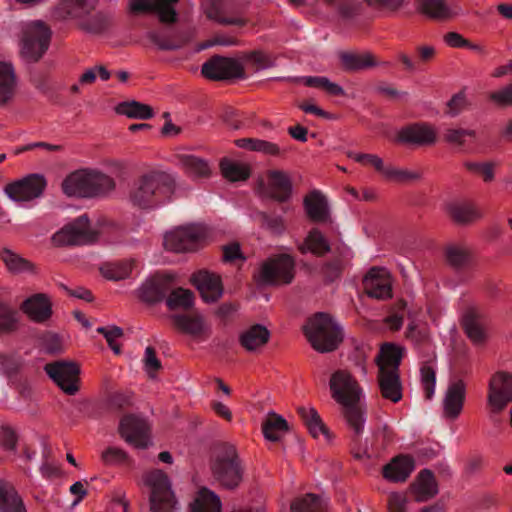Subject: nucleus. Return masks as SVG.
<instances>
[{"label":"nucleus","mask_w":512,"mask_h":512,"mask_svg":"<svg viewBox=\"0 0 512 512\" xmlns=\"http://www.w3.org/2000/svg\"><path fill=\"white\" fill-rule=\"evenodd\" d=\"M395 433L386 423L376 427L370 438L364 443L360 440L359 445L351 447V453L357 460L370 459L385 450L394 441Z\"/></svg>","instance_id":"13"},{"label":"nucleus","mask_w":512,"mask_h":512,"mask_svg":"<svg viewBox=\"0 0 512 512\" xmlns=\"http://www.w3.org/2000/svg\"><path fill=\"white\" fill-rule=\"evenodd\" d=\"M0 259L5 264L6 269L12 274L35 273L34 264L11 249H1Z\"/></svg>","instance_id":"43"},{"label":"nucleus","mask_w":512,"mask_h":512,"mask_svg":"<svg viewBox=\"0 0 512 512\" xmlns=\"http://www.w3.org/2000/svg\"><path fill=\"white\" fill-rule=\"evenodd\" d=\"M150 427L144 418L136 415L124 416L119 424L121 437L130 445L145 449L150 444Z\"/></svg>","instance_id":"16"},{"label":"nucleus","mask_w":512,"mask_h":512,"mask_svg":"<svg viewBox=\"0 0 512 512\" xmlns=\"http://www.w3.org/2000/svg\"><path fill=\"white\" fill-rule=\"evenodd\" d=\"M0 512H27L14 486L4 480H0Z\"/></svg>","instance_id":"38"},{"label":"nucleus","mask_w":512,"mask_h":512,"mask_svg":"<svg viewBox=\"0 0 512 512\" xmlns=\"http://www.w3.org/2000/svg\"><path fill=\"white\" fill-rule=\"evenodd\" d=\"M235 145L241 149L263 153L268 156H279L281 153L278 144L258 138H240L235 140Z\"/></svg>","instance_id":"47"},{"label":"nucleus","mask_w":512,"mask_h":512,"mask_svg":"<svg viewBox=\"0 0 512 512\" xmlns=\"http://www.w3.org/2000/svg\"><path fill=\"white\" fill-rule=\"evenodd\" d=\"M133 260H122L106 263L101 266L100 271L104 278L108 280H123L131 274Z\"/></svg>","instance_id":"53"},{"label":"nucleus","mask_w":512,"mask_h":512,"mask_svg":"<svg viewBox=\"0 0 512 512\" xmlns=\"http://www.w3.org/2000/svg\"><path fill=\"white\" fill-rule=\"evenodd\" d=\"M512 401V373L505 370L494 372L488 382L487 402L493 413L502 412Z\"/></svg>","instance_id":"9"},{"label":"nucleus","mask_w":512,"mask_h":512,"mask_svg":"<svg viewBox=\"0 0 512 512\" xmlns=\"http://www.w3.org/2000/svg\"><path fill=\"white\" fill-rule=\"evenodd\" d=\"M142 483L149 489L150 512H175L178 501L168 475L160 469L142 475Z\"/></svg>","instance_id":"4"},{"label":"nucleus","mask_w":512,"mask_h":512,"mask_svg":"<svg viewBox=\"0 0 512 512\" xmlns=\"http://www.w3.org/2000/svg\"><path fill=\"white\" fill-rule=\"evenodd\" d=\"M467 138L475 139L476 131L464 128H449L446 129L443 133V140L446 143L459 147L466 144Z\"/></svg>","instance_id":"59"},{"label":"nucleus","mask_w":512,"mask_h":512,"mask_svg":"<svg viewBox=\"0 0 512 512\" xmlns=\"http://www.w3.org/2000/svg\"><path fill=\"white\" fill-rule=\"evenodd\" d=\"M261 197L275 200L279 203L287 202L293 192V184L288 172L283 170H269L267 181L261 180L258 186Z\"/></svg>","instance_id":"12"},{"label":"nucleus","mask_w":512,"mask_h":512,"mask_svg":"<svg viewBox=\"0 0 512 512\" xmlns=\"http://www.w3.org/2000/svg\"><path fill=\"white\" fill-rule=\"evenodd\" d=\"M466 396V385L459 379L449 384L443 398V416L455 420L462 412Z\"/></svg>","instance_id":"24"},{"label":"nucleus","mask_w":512,"mask_h":512,"mask_svg":"<svg viewBox=\"0 0 512 512\" xmlns=\"http://www.w3.org/2000/svg\"><path fill=\"white\" fill-rule=\"evenodd\" d=\"M52 32L40 20L28 23L23 29L20 54L27 63L38 62L49 48Z\"/></svg>","instance_id":"5"},{"label":"nucleus","mask_w":512,"mask_h":512,"mask_svg":"<svg viewBox=\"0 0 512 512\" xmlns=\"http://www.w3.org/2000/svg\"><path fill=\"white\" fill-rule=\"evenodd\" d=\"M147 38L163 51L178 50L187 43V38L177 32L149 31Z\"/></svg>","instance_id":"39"},{"label":"nucleus","mask_w":512,"mask_h":512,"mask_svg":"<svg viewBox=\"0 0 512 512\" xmlns=\"http://www.w3.org/2000/svg\"><path fill=\"white\" fill-rule=\"evenodd\" d=\"M255 219L262 228L273 234L280 235L285 231V223L281 216L259 211L255 214Z\"/></svg>","instance_id":"56"},{"label":"nucleus","mask_w":512,"mask_h":512,"mask_svg":"<svg viewBox=\"0 0 512 512\" xmlns=\"http://www.w3.org/2000/svg\"><path fill=\"white\" fill-rule=\"evenodd\" d=\"M403 349L392 343L382 345L376 358L378 372H400Z\"/></svg>","instance_id":"32"},{"label":"nucleus","mask_w":512,"mask_h":512,"mask_svg":"<svg viewBox=\"0 0 512 512\" xmlns=\"http://www.w3.org/2000/svg\"><path fill=\"white\" fill-rule=\"evenodd\" d=\"M363 287L371 298L386 300L392 297L391 279L384 268L372 267L363 279Z\"/></svg>","instance_id":"18"},{"label":"nucleus","mask_w":512,"mask_h":512,"mask_svg":"<svg viewBox=\"0 0 512 512\" xmlns=\"http://www.w3.org/2000/svg\"><path fill=\"white\" fill-rule=\"evenodd\" d=\"M288 430V422L274 412H270L262 424L264 437L272 442L279 441Z\"/></svg>","instance_id":"46"},{"label":"nucleus","mask_w":512,"mask_h":512,"mask_svg":"<svg viewBox=\"0 0 512 512\" xmlns=\"http://www.w3.org/2000/svg\"><path fill=\"white\" fill-rule=\"evenodd\" d=\"M291 512H326L327 500L322 496L308 493L292 501Z\"/></svg>","instance_id":"45"},{"label":"nucleus","mask_w":512,"mask_h":512,"mask_svg":"<svg viewBox=\"0 0 512 512\" xmlns=\"http://www.w3.org/2000/svg\"><path fill=\"white\" fill-rule=\"evenodd\" d=\"M179 162L185 173L191 177L204 178L211 174L208 161L198 156L192 154L180 155Z\"/></svg>","instance_id":"44"},{"label":"nucleus","mask_w":512,"mask_h":512,"mask_svg":"<svg viewBox=\"0 0 512 512\" xmlns=\"http://www.w3.org/2000/svg\"><path fill=\"white\" fill-rule=\"evenodd\" d=\"M415 469V461L410 455H398L383 467V477L394 483L405 482Z\"/></svg>","instance_id":"26"},{"label":"nucleus","mask_w":512,"mask_h":512,"mask_svg":"<svg viewBox=\"0 0 512 512\" xmlns=\"http://www.w3.org/2000/svg\"><path fill=\"white\" fill-rule=\"evenodd\" d=\"M178 0H155L153 12H156L160 22L174 23L177 20V12L174 5Z\"/></svg>","instance_id":"61"},{"label":"nucleus","mask_w":512,"mask_h":512,"mask_svg":"<svg viewBox=\"0 0 512 512\" xmlns=\"http://www.w3.org/2000/svg\"><path fill=\"white\" fill-rule=\"evenodd\" d=\"M335 258L323 264L321 272L327 282H333L338 279L349 260L352 258V252L346 245H339L333 248Z\"/></svg>","instance_id":"30"},{"label":"nucleus","mask_w":512,"mask_h":512,"mask_svg":"<svg viewBox=\"0 0 512 512\" xmlns=\"http://www.w3.org/2000/svg\"><path fill=\"white\" fill-rule=\"evenodd\" d=\"M21 310L35 323H44L52 316V302L45 293H36L21 304Z\"/></svg>","instance_id":"23"},{"label":"nucleus","mask_w":512,"mask_h":512,"mask_svg":"<svg viewBox=\"0 0 512 512\" xmlns=\"http://www.w3.org/2000/svg\"><path fill=\"white\" fill-rule=\"evenodd\" d=\"M436 140V130L425 122L404 126L397 133V141L403 144L429 146L433 145Z\"/></svg>","instance_id":"19"},{"label":"nucleus","mask_w":512,"mask_h":512,"mask_svg":"<svg viewBox=\"0 0 512 512\" xmlns=\"http://www.w3.org/2000/svg\"><path fill=\"white\" fill-rule=\"evenodd\" d=\"M15 314V311L9 305L0 302V333H10L16 330Z\"/></svg>","instance_id":"62"},{"label":"nucleus","mask_w":512,"mask_h":512,"mask_svg":"<svg viewBox=\"0 0 512 512\" xmlns=\"http://www.w3.org/2000/svg\"><path fill=\"white\" fill-rule=\"evenodd\" d=\"M98 0H61L53 10V18L59 21L84 19L95 10Z\"/></svg>","instance_id":"21"},{"label":"nucleus","mask_w":512,"mask_h":512,"mask_svg":"<svg viewBox=\"0 0 512 512\" xmlns=\"http://www.w3.org/2000/svg\"><path fill=\"white\" fill-rule=\"evenodd\" d=\"M208 235V228L203 224L180 226L165 234L164 247L176 253L195 251Z\"/></svg>","instance_id":"8"},{"label":"nucleus","mask_w":512,"mask_h":512,"mask_svg":"<svg viewBox=\"0 0 512 512\" xmlns=\"http://www.w3.org/2000/svg\"><path fill=\"white\" fill-rule=\"evenodd\" d=\"M62 190L67 196L90 198V170H78L68 175L62 182Z\"/></svg>","instance_id":"29"},{"label":"nucleus","mask_w":512,"mask_h":512,"mask_svg":"<svg viewBox=\"0 0 512 512\" xmlns=\"http://www.w3.org/2000/svg\"><path fill=\"white\" fill-rule=\"evenodd\" d=\"M219 166L222 176L230 182L246 181L251 174L250 167L247 164L234 162L228 158H223Z\"/></svg>","instance_id":"49"},{"label":"nucleus","mask_w":512,"mask_h":512,"mask_svg":"<svg viewBox=\"0 0 512 512\" xmlns=\"http://www.w3.org/2000/svg\"><path fill=\"white\" fill-rule=\"evenodd\" d=\"M303 332L312 348L319 353L332 352L343 341L341 327L324 312H318L309 318Z\"/></svg>","instance_id":"2"},{"label":"nucleus","mask_w":512,"mask_h":512,"mask_svg":"<svg viewBox=\"0 0 512 512\" xmlns=\"http://www.w3.org/2000/svg\"><path fill=\"white\" fill-rule=\"evenodd\" d=\"M417 502H426L438 494V485L434 474L429 469L419 472L416 481L412 485Z\"/></svg>","instance_id":"34"},{"label":"nucleus","mask_w":512,"mask_h":512,"mask_svg":"<svg viewBox=\"0 0 512 512\" xmlns=\"http://www.w3.org/2000/svg\"><path fill=\"white\" fill-rule=\"evenodd\" d=\"M47 186L45 177L41 174H29L19 180L8 183L5 194L15 202H27L39 198Z\"/></svg>","instance_id":"11"},{"label":"nucleus","mask_w":512,"mask_h":512,"mask_svg":"<svg viewBox=\"0 0 512 512\" xmlns=\"http://www.w3.org/2000/svg\"><path fill=\"white\" fill-rule=\"evenodd\" d=\"M174 324L184 333L199 336L205 331L204 318L200 314L196 315H173Z\"/></svg>","instance_id":"50"},{"label":"nucleus","mask_w":512,"mask_h":512,"mask_svg":"<svg viewBox=\"0 0 512 512\" xmlns=\"http://www.w3.org/2000/svg\"><path fill=\"white\" fill-rule=\"evenodd\" d=\"M18 90V78L14 66L0 61V107L10 105Z\"/></svg>","instance_id":"27"},{"label":"nucleus","mask_w":512,"mask_h":512,"mask_svg":"<svg viewBox=\"0 0 512 512\" xmlns=\"http://www.w3.org/2000/svg\"><path fill=\"white\" fill-rule=\"evenodd\" d=\"M347 156L361 165L374 167L375 170L381 174L383 173V170L385 168L382 158H380L376 154L356 153L353 151H349L347 153Z\"/></svg>","instance_id":"63"},{"label":"nucleus","mask_w":512,"mask_h":512,"mask_svg":"<svg viewBox=\"0 0 512 512\" xmlns=\"http://www.w3.org/2000/svg\"><path fill=\"white\" fill-rule=\"evenodd\" d=\"M295 277V260L289 254H279L264 261L255 276L259 285H286Z\"/></svg>","instance_id":"6"},{"label":"nucleus","mask_w":512,"mask_h":512,"mask_svg":"<svg viewBox=\"0 0 512 512\" xmlns=\"http://www.w3.org/2000/svg\"><path fill=\"white\" fill-rule=\"evenodd\" d=\"M461 326L467 337L474 344H482L486 339V333L480 314L473 308L468 309L461 320Z\"/></svg>","instance_id":"36"},{"label":"nucleus","mask_w":512,"mask_h":512,"mask_svg":"<svg viewBox=\"0 0 512 512\" xmlns=\"http://www.w3.org/2000/svg\"><path fill=\"white\" fill-rule=\"evenodd\" d=\"M297 412L314 438H318L320 435L329 438V430L315 408L300 406L297 408Z\"/></svg>","instance_id":"42"},{"label":"nucleus","mask_w":512,"mask_h":512,"mask_svg":"<svg viewBox=\"0 0 512 512\" xmlns=\"http://www.w3.org/2000/svg\"><path fill=\"white\" fill-rule=\"evenodd\" d=\"M308 217L314 222H323L328 218V203L319 190L308 193L303 200Z\"/></svg>","instance_id":"35"},{"label":"nucleus","mask_w":512,"mask_h":512,"mask_svg":"<svg viewBox=\"0 0 512 512\" xmlns=\"http://www.w3.org/2000/svg\"><path fill=\"white\" fill-rule=\"evenodd\" d=\"M332 398L340 405L359 402L361 388L354 377L345 370L334 372L329 382Z\"/></svg>","instance_id":"15"},{"label":"nucleus","mask_w":512,"mask_h":512,"mask_svg":"<svg viewBox=\"0 0 512 512\" xmlns=\"http://www.w3.org/2000/svg\"><path fill=\"white\" fill-rule=\"evenodd\" d=\"M339 59L343 69L347 72H357L377 65L374 56L370 52L353 53L340 52Z\"/></svg>","instance_id":"40"},{"label":"nucleus","mask_w":512,"mask_h":512,"mask_svg":"<svg viewBox=\"0 0 512 512\" xmlns=\"http://www.w3.org/2000/svg\"><path fill=\"white\" fill-rule=\"evenodd\" d=\"M202 75L212 81L242 79L245 77L243 65L236 59L215 55L201 67Z\"/></svg>","instance_id":"10"},{"label":"nucleus","mask_w":512,"mask_h":512,"mask_svg":"<svg viewBox=\"0 0 512 512\" xmlns=\"http://www.w3.org/2000/svg\"><path fill=\"white\" fill-rule=\"evenodd\" d=\"M188 512H222L221 500L213 491L202 488L190 503Z\"/></svg>","instance_id":"41"},{"label":"nucleus","mask_w":512,"mask_h":512,"mask_svg":"<svg viewBox=\"0 0 512 512\" xmlns=\"http://www.w3.org/2000/svg\"><path fill=\"white\" fill-rule=\"evenodd\" d=\"M421 385L427 400H431L436 385V371L435 368L429 363L425 362L420 368Z\"/></svg>","instance_id":"60"},{"label":"nucleus","mask_w":512,"mask_h":512,"mask_svg":"<svg viewBox=\"0 0 512 512\" xmlns=\"http://www.w3.org/2000/svg\"><path fill=\"white\" fill-rule=\"evenodd\" d=\"M175 187V180L170 174L150 171L134 183L129 192V201L138 209H152L168 201Z\"/></svg>","instance_id":"1"},{"label":"nucleus","mask_w":512,"mask_h":512,"mask_svg":"<svg viewBox=\"0 0 512 512\" xmlns=\"http://www.w3.org/2000/svg\"><path fill=\"white\" fill-rule=\"evenodd\" d=\"M445 258L452 268L459 270L469 265L472 255L464 246L450 245L445 249Z\"/></svg>","instance_id":"54"},{"label":"nucleus","mask_w":512,"mask_h":512,"mask_svg":"<svg viewBox=\"0 0 512 512\" xmlns=\"http://www.w3.org/2000/svg\"><path fill=\"white\" fill-rule=\"evenodd\" d=\"M116 112L131 119L147 120L154 116L153 108L150 105L135 100L119 103Z\"/></svg>","instance_id":"48"},{"label":"nucleus","mask_w":512,"mask_h":512,"mask_svg":"<svg viewBox=\"0 0 512 512\" xmlns=\"http://www.w3.org/2000/svg\"><path fill=\"white\" fill-rule=\"evenodd\" d=\"M377 382L380 395L385 400L398 403L403 398L400 372H378Z\"/></svg>","instance_id":"28"},{"label":"nucleus","mask_w":512,"mask_h":512,"mask_svg":"<svg viewBox=\"0 0 512 512\" xmlns=\"http://www.w3.org/2000/svg\"><path fill=\"white\" fill-rule=\"evenodd\" d=\"M298 250L301 254L310 252L317 257H322L328 252L333 251L328 240L317 228L309 231L304 241L298 245Z\"/></svg>","instance_id":"37"},{"label":"nucleus","mask_w":512,"mask_h":512,"mask_svg":"<svg viewBox=\"0 0 512 512\" xmlns=\"http://www.w3.org/2000/svg\"><path fill=\"white\" fill-rule=\"evenodd\" d=\"M382 175L391 181L398 183H405L409 181L419 180L422 174L419 171H410L407 169H400L394 166H385Z\"/></svg>","instance_id":"58"},{"label":"nucleus","mask_w":512,"mask_h":512,"mask_svg":"<svg viewBox=\"0 0 512 512\" xmlns=\"http://www.w3.org/2000/svg\"><path fill=\"white\" fill-rule=\"evenodd\" d=\"M417 12L436 21H447L463 14L457 3H447L446 0H416Z\"/></svg>","instance_id":"17"},{"label":"nucleus","mask_w":512,"mask_h":512,"mask_svg":"<svg viewBox=\"0 0 512 512\" xmlns=\"http://www.w3.org/2000/svg\"><path fill=\"white\" fill-rule=\"evenodd\" d=\"M115 188L112 177L96 170H90V198L106 195Z\"/></svg>","instance_id":"52"},{"label":"nucleus","mask_w":512,"mask_h":512,"mask_svg":"<svg viewBox=\"0 0 512 512\" xmlns=\"http://www.w3.org/2000/svg\"><path fill=\"white\" fill-rule=\"evenodd\" d=\"M342 406V415L348 428L352 431L351 447L359 445L366 423V411L359 402H351Z\"/></svg>","instance_id":"25"},{"label":"nucleus","mask_w":512,"mask_h":512,"mask_svg":"<svg viewBox=\"0 0 512 512\" xmlns=\"http://www.w3.org/2000/svg\"><path fill=\"white\" fill-rule=\"evenodd\" d=\"M270 335L265 326L255 324L240 334L239 343L246 351L256 352L268 343Z\"/></svg>","instance_id":"33"},{"label":"nucleus","mask_w":512,"mask_h":512,"mask_svg":"<svg viewBox=\"0 0 512 512\" xmlns=\"http://www.w3.org/2000/svg\"><path fill=\"white\" fill-rule=\"evenodd\" d=\"M110 25V17L102 12H98L87 19H82L81 29L86 32L99 34L105 31Z\"/></svg>","instance_id":"57"},{"label":"nucleus","mask_w":512,"mask_h":512,"mask_svg":"<svg viewBox=\"0 0 512 512\" xmlns=\"http://www.w3.org/2000/svg\"><path fill=\"white\" fill-rule=\"evenodd\" d=\"M194 293L189 289H171L166 298V305L170 310H188L194 305Z\"/></svg>","instance_id":"51"},{"label":"nucleus","mask_w":512,"mask_h":512,"mask_svg":"<svg viewBox=\"0 0 512 512\" xmlns=\"http://www.w3.org/2000/svg\"><path fill=\"white\" fill-rule=\"evenodd\" d=\"M44 370L53 382L67 395H75L79 391L80 368L76 363L55 361L47 363Z\"/></svg>","instance_id":"14"},{"label":"nucleus","mask_w":512,"mask_h":512,"mask_svg":"<svg viewBox=\"0 0 512 512\" xmlns=\"http://www.w3.org/2000/svg\"><path fill=\"white\" fill-rule=\"evenodd\" d=\"M450 219L458 225H469L482 218L480 210L470 202H452L446 205Z\"/></svg>","instance_id":"31"},{"label":"nucleus","mask_w":512,"mask_h":512,"mask_svg":"<svg viewBox=\"0 0 512 512\" xmlns=\"http://www.w3.org/2000/svg\"><path fill=\"white\" fill-rule=\"evenodd\" d=\"M214 479L224 488L236 489L243 479V467L236 448L223 444L215 452L210 463Z\"/></svg>","instance_id":"3"},{"label":"nucleus","mask_w":512,"mask_h":512,"mask_svg":"<svg viewBox=\"0 0 512 512\" xmlns=\"http://www.w3.org/2000/svg\"><path fill=\"white\" fill-rule=\"evenodd\" d=\"M174 277L156 275L146 280L139 289L140 298L147 303L161 302L172 288Z\"/></svg>","instance_id":"22"},{"label":"nucleus","mask_w":512,"mask_h":512,"mask_svg":"<svg viewBox=\"0 0 512 512\" xmlns=\"http://www.w3.org/2000/svg\"><path fill=\"white\" fill-rule=\"evenodd\" d=\"M308 87L320 88L332 96H344L345 90L337 83L331 82L324 76H307L301 78Z\"/></svg>","instance_id":"55"},{"label":"nucleus","mask_w":512,"mask_h":512,"mask_svg":"<svg viewBox=\"0 0 512 512\" xmlns=\"http://www.w3.org/2000/svg\"><path fill=\"white\" fill-rule=\"evenodd\" d=\"M489 100L501 108L512 107V83L491 92Z\"/></svg>","instance_id":"64"},{"label":"nucleus","mask_w":512,"mask_h":512,"mask_svg":"<svg viewBox=\"0 0 512 512\" xmlns=\"http://www.w3.org/2000/svg\"><path fill=\"white\" fill-rule=\"evenodd\" d=\"M191 283L207 303L217 302L223 295L222 281L217 274L205 270L198 271L191 276Z\"/></svg>","instance_id":"20"},{"label":"nucleus","mask_w":512,"mask_h":512,"mask_svg":"<svg viewBox=\"0 0 512 512\" xmlns=\"http://www.w3.org/2000/svg\"><path fill=\"white\" fill-rule=\"evenodd\" d=\"M100 232L91 225L87 214H83L64 225L53 236L60 246L91 245L98 241Z\"/></svg>","instance_id":"7"}]
</instances>
